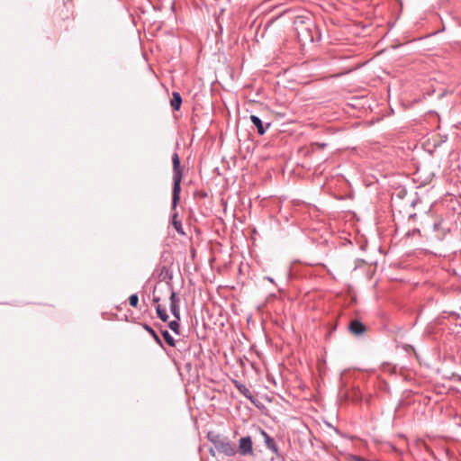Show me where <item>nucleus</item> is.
Segmentation results:
<instances>
[{
    "label": "nucleus",
    "mask_w": 461,
    "mask_h": 461,
    "mask_svg": "<svg viewBox=\"0 0 461 461\" xmlns=\"http://www.w3.org/2000/svg\"><path fill=\"white\" fill-rule=\"evenodd\" d=\"M294 27L300 42L304 44L314 41L315 24L310 15H297L294 20Z\"/></svg>",
    "instance_id": "f03ea898"
},
{
    "label": "nucleus",
    "mask_w": 461,
    "mask_h": 461,
    "mask_svg": "<svg viewBox=\"0 0 461 461\" xmlns=\"http://www.w3.org/2000/svg\"><path fill=\"white\" fill-rule=\"evenodd\" d=\"M253 124L257 127L259 135H263L267 129L271 125V122H263L260 117H249Z\"/></svg>",
    "instance_id": "9b49d317"
},
{
    "label": "nucleus",
    "mask_w": 461,
    "mask_h": 461,
    "mask_svg": "<svg viewBox=\"0 0 461 461\" xmlns=\"http://www.w3.org/2000/svg\"><path fill=\"white\" fill-rule=\"evenodd\" d=\"M170 291V312L174 318L180 319V298L178 294L173 290V288L168 289Z\"/></svg>",
    "instance_id": "423d86ee"
},
{
    "label": "nucleus",
    "mask_w": 461,
    "mask_h": 461,
    "mask_svg": "<svg viewBox=\"0 0 461 461\" xmlns=\"http://www.w3.org/2000/svg\"><path fill=\"white\" fill-rule=\"evenodd\" d=\"M209 452H210V454H211V456H215V451H214V449H213V448H211V449L209 450Z\"/></svg>",
    "instance_id": "412c9836"
},
{
    "label": "nucleus",
    "mask_w": 461,
    "mask_h": 461,
    "mask_svg": "<svg viewBox=\"0 0 461 461\" xmlns=\"http://www.w3.org/2000/svg\"><path fill=\"white\" fill-rule=\"evenodd\" d=\"M260 434L263 437L264 442L268 449H270L276 456H279V450L276 440L270 437L264 429H259Z\"/></svg>",
    "instance_id": "6e6552de"
},
{
    "label": "nucleus",
    "mask_w": 461,
    "mask_h": 461,
    "mask_svg": "<svg viewBox=\"0 0 461 461\" xmlns=\"http://www.w3.org/2000/svg\"><path fill=\"white\" fill-rule=\"evenodd\" d=\"M158 277L159 281H165L168 289L173 288L171 281L173 279V273L167 266H161L158 268Z\"/></svg>",
    "instance_id": "0eeeda50"
},
{
    "label": "nucleus",
    "mask_w": 461,
    "mask_h": 461,
    "mask_svg": "<svg viewBox=\"0 0 461 461\" xmlns=\"http://www.w3.org/2000/svg\"><path fill=\"white\" fill-rule=\"evenodd\" d=\"M179 321L180 319H176L169 321L168 323V327L169 329L174 331L175 333L178 334L179 333V330H180V323H179Z\"/></svg>",
    "instance_id": "dca6fc26"
},
{
    "label": "nucleus",
    "mask_w": 461,
    "mask_h": 461,
    "mask_svg": "<svg viewBox=\"0 0 461 461\" xmlns=\"http://www.w3.org/2000/svg\"><path fill=\"white\" fill-rule=\"evenodd\" d=\"M444 314H447L448 318H452L455 320H457L460 317L459 313L456 312H444Z\"/></svg>",
    "instance_id": "6ab92c4d"
},
{
    "label": "nucleus",
    "mask_w": 461,
    "mask_h": 461,
    "mask_svg": "<svg viewBox=\"0 0 461 461\" xmlns=\"http://www.w3.org/2000/svg\"><path fill=\"white\" fill-rule=\"evenodd\" d=\"M443 223H444V221L442 219H439L437 221H435L433 224V230L438 233V237L439 239L445 237V235L448 231V229L445 228L443 226Z\"/></svg>",
    "instance_id": "f8f14e48"
},
{
    "label": "nucleus",
    "mask_w": 461,
    "mask_h": 461,
    "mask_svg": "<svg viewBox=\"0 0 461 461\" xmlns=\"http://www.w3.org/2000/svg\"><path fill=\"white\" fill-rule=\"evenodd\" d=\"M182 104V97L178 92H173L172 98L170 100V106L173 111H179Z\"/></svg>",
    "instance_id": "ddd939ff"
},
{
    "label": "nucleus",
    "mask_w": 461,
    "mask_h": 461,
    "mask_svg": "<svg viewBox=\"0 0 461 461\" xmlns=\"http://www.w3.org/2000/svg\"><path fill=\"white\" fill-rule=\"evenodd\" d=\"M157 286L154 287V290H153V296H152V301L154 303H157V306H156V312H157V315L158 317L164 322L167 321L169 316L167 312V310L164 306H162L161 304H159V302L161 301V296L158 295L157 294Z\"/></svg>",
    "instance_id": "39448f33"
},
{
    "label": "nucleus",
    "mask_w": 461,
    "mask_h": 461,
    "mask_svg": "<svg viewBox=\"0 0 461 461\" xmlns=\"http://www.w3.org/2000/svg\"><path fill=\"white\" fill-rule=\"evenodd\" d=\"M350 333L355 336H360L365 333L366 326L358 320H352L348 324Z\"/></svg>",
    "instance_id": "9d476101"
},
{
    "label": "nucleus",
    "mask_w": 461,
    "mask_h": 461,
    "mask_svg": "<svg viewBox=\"0 0 461 461\" xmlns=\"http://www.w3.org/2000/svg\"><path fill=\"white\" fill-rule=\"evenodd\" d=\"M380 119L378 118L376 120V122H378ZM375 122V120H370V121H362V122H357V123H354L353 126L355 127H358V126H363L364 128H368L370 126H372L374 123Z\"/></svg>",
    "instance_id": "f3484780"
},
{
    "label": "nucleus",
    "mask_w": 461,
    "mask_h": 461,
    "mask_svg": "<svg viewBox=\"0 0 461 461\" xmlns=\"http://www.w3.org/2000/svg\"><path fill=\"white\" fill-rule=\"evenodd\" d=\"M416 233H417V234H420V230H419V229H414V230H412L411 231H409V232L407 233V235H408V236H410V235H411V236H412V235H414V234H416Z\"/></svg>",
    "instance_id": "aec40b11"
},
{
    "label": "nucleus",
    "mask_w": 461,
    "mask_h": 461,
    "mask_svg": "<svg viewBox=\"0 0 461 461\" xmlns=\"http://www.w3.org/2000/svg\"><path fill=\"white\" fill-rule=\"evenodd\" d=\"M233 384L244 397H246L248 400H249L251 403L256 405V402H258V400L253 396L251 392L249 390V388L245 384H241L240 382H239L237 380L233 381Z\"/></svg>",
    "instance_id": "1a4fd4ad"
},
{
    "label": "nucleus",
    "mask_w": 461,
    "mask_h": 461,
    "mask_svg": "<svg viewBox=\"0 0 461 461\" xmlns=\"http://www.w3.org/2000/svg\"><path fill=\"white\" fill-rule=\"evenodd\" d=\"M207 439L212 442L214 447L227 456H233L237 454V447L235 443L229 440L213 431H209L206 435Z\"/></svg>",
    "instance_id": "7ed1b4c3"
},
{
    "label": "nucleus",
    "mask_w": 461,
    "mask_h": 461,
    "mask_svg": "<svg viewBox=\"0 0 461 461\" xmlns=\"http://www.w3.org/2000/svg\"><path fill=\"white\" fill-rule=\"evenodd\" d=\"M160 333L165 339L166 343L170 347L176 346V340L167 330H161Z\"/></svg>",
    "instance_id": "2eb2a0df"
},
{
    "label": "nucleus",
    "mask_w": 461,
    "mask_h": 461,
    "mask_svg": "<svg viewBox=\"0 0 461 461\" xmlns=\"http://www.w3.org/2000/svg\"><path fill=\"white\" fill-rule=\"evenodd\" d=\"M142 327L153 338L155 342L162 348L163 342L159 336L157 334V332L154 330V329L146 323L142 324Z\"/></svg>",
    "instance_id": "4468645a"
},
{
    "label": "nucleus",
    "mask_w": 461,
    "mask_h": 461,
    "mask_svg": "<svg viewBox=\"0 0 461 461\" xmlns=\"http://www.w3.org/2000/svg\"><path fill=\"white\" fill-rule=\"evenodd\" d=\"M129 303L131 306L136 308L139 304V297L137 294H133L129 297Z\"/></svg>",
    "instance_id": "a211bd4d"
},
{
    "label": "nucleus",
    "mask_w": 461,
    "mask_h": 461,
    "mask_svg": "<svg viewBox=\"0 0 461 461\" xmlns=\"http://www.w3.org/2000/svg\"><path fill=\"white\" fill-rule=\"evenodd\" d=\"M173 162V190H172V210L176 211V208L180 200L181 193V180L183 176L182 167L180 164V158L176 152L172 155ZM172 225L176 232L182 236L185 235L182 221L178 219V214L174 212L172 215Z\"/></svg>",
    "instance_id": "f257e3e1"
},
{
    "label": "nucleus",
    "mask_w": 461,
    "mask_h": 461,
    "mask_svg": "<svg viewBox=\"0 0 461 461\" xmlns=\"http://www.w3.org/2000/svg\"><path fill=\"white\" fill-rule=\"evenodd\" d=\"M237 452H239L240 456H252L254 454L253 442L250 436L240 438Z\"/></svg>",
    "instance_id": "20e7f679"
}]
</instances>
